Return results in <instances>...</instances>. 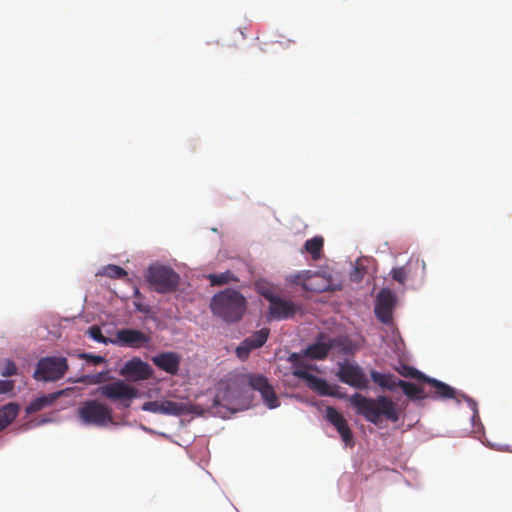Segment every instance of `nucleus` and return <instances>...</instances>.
I'll return each mask as SVG.
<instances>
[{"instance_id":"f257e3e1","label":"nucleus","mask_w":512,"mask_h":512,"mask_svg":"<svg viewBox=\"0 0 512 512\" xmlns=\"http://www.w3.org/2000/svg\"><path fill=\"white\" fill-rule=\"evenodd\" d=\"M349 402L357 414L375 425H379L383 419L392 423L400 419V410L397 403L387 396L379 395L370 398L355 393L349 397Z\"/></svg>"},{"instance_id":"f03ea898","label":"nucleus","mask_w":512,"mask_h":512,"mask_svg":"<svg viewBox=\"0 0 512 512\" xmlns=\"http://www.w3.org/2000/svg\"><path fill=\"white\" fill-rule=\"evenodd\" d=\"M210 309L224 322L236 323L243 318L247 310V300L239 291L227 288L212 297Z\"/></svg>"},{"instance_id":"7ed1b4c3","label":"nucleus","mask_w":512,"mask_h":512,"mask_svg":"<svg viewBox=\"0 0 512 512\" xmlns=\"http://www.w3.org/2000/svg\"><path fill=\"white\" fill-rule=\"evenodd\" d=\"M418 377L423 379V383L428 384L431 387V390L427 393L428 398L433 399H454L457 402H461V400H465L468 402L470 408L473 410L474 414H477V403L467 395L457 392L453 387L448 384L437 380L435 378H431L423 373H417Z\"/></svg>"},{"instance_id":"20e7f679","label":"nucleus","mask_w":512,"mask_h":512,"mask_svg":"<svg viewBox=\"0 0 512 512\" xmlns=\"http://www.w3.org/2000/svg\"><path fill=\"white\" fill-rule=\"evenodd\" d=\"M78 417L86 425L102 427L112 421V409L97 400H87L79 407Z\"/></svg>"},{"instance_id":"39448f33","label":"nucleus","mask_w":512,"mask_h":512,"mask_svg":"<svg viewBox=\"0 0 512 512\" xmlns=\"http://www.w3.org/2000/svg\"><path fill=\"white\" fill-rule=\"evenodd\" d=\"M68 370L67 359L64 357H44L41 358L36 366L33 377L37 381L53 382L65 375Z\"/></svg>"},{"instance_id":"423d86ee","label":"nucleus","mask_w":512,"mask_h":512,"mask_svg":"<svg viewBox=\"0 0 512 512\" xmlns=\"http://www.w3.org/2000/svg\"><path fill=\"white\" fill-rule=\"evenodd\" d=\"M260 294L269 302L268 317L270 319L292 318L299 309L294 302L277 296L270 288L260 289Z\"/></svg>"},{"instance_id":"0eeeda50","label":"nucleus","mask_w":512,"mask_h":512,"mask_svg":"<svg viewBox=\"0 0 512 512\" xmlns=\"http://www.w3.org/2000/svg\"><path fill=\"white\" fill-rule=\"evenodd\" d=\"M148 282L159 293L175 290L179 283V275L165 266H151L147 274Z\"/></svg>"},{"instance_id":"6e6552de","label":"nucleus","mask_w":512,"mask_h":512,"mask_svg":"<svg viewBox=\"0 0 512 512\" xmlns=\"http://www.w3.org/2000/svg\"><path fill=\"white\" fill-rule=\"evenodd\" d=\"M95 394H99L114 402H124L136 398L138 391L123 380H116L98 387Z\"/></svg>"},{"instance_id":"1a4fd4ad","label":"nucleus","mask_w":512,"mask_h":512,"mask_svg":"<svg viewBox=\"0 0 512 512\" xmlns=\"http://www.w3.org/2000/svg\"><path fill=\"white\" fill-rule=\"evenodd\" d=\"M338 379L357 389H367L369 386V379L358 365L350 363L339 364L337 371Z\"/></svg>"},{"instance_id":"9d476101","label":"nucleus","mask_w":512,"mask_h":512,"mask_svg":"<svg viewBox=\"0 0 512 512\" xmlns=\"http://www.w3.org/2000/svg\"><path fill=\"white\" fill-rule=\"evenodd\" d=\"M111 343L123 347L139 349L142 347H149L151 344V337L140 330L125 328L116 332V338L111 340Z\"/></svg>"},{"instance_id":"9b49d317","label":"nucleus","mask_w":512,"mask_h":512,"mask_svg":"<svg viewBox=\"0 0 512 512\" xmlns=\"http://www.w3.org/2000/svg\"><path fill=\"white\" fill-rule=\"evenodd\" d=\"M248 383L253 390H256L260 393L263 403L269 409H275L280 405L278 396L273 386L269 383L265 376L260 374L250 375L248 378Z\"/></svg>"},{"instance_id":"f8f14e48","label":"nucleus","mask_w":512,"mask_h":512,"mask_svg":"<svg viewBox=\"0 0 512 512\" xmlns=\"http://www.w3.org/2000/svg\"><path fill=\"white\" fill-rule=\"evenodd\" d=\"M396 304L395 294L389 289H382L377 295L375 315L383 324L392 323L393 309Z\"/></svg>"},{"instance_id":"ddd939ff","label":"nucleus","mask_w":512,"mask_h":512,"mask_svg":"<svg viewBox=\"0 0 512 512\" xmlns=\"http://www.w3.org/2000/svg\"><path fill=\"white\" fill-rule=\"evenodd\" d=\"M269 332L268 328H262L244 339L236 349L237 356L245 359L252 350L262 347L268 339Z\"/></svg>"},{"instance_id":"4468645a","label":"nucleus","mask_w":512,"mask_h":512,"mask_svg":"<svg viewBox=\"0 0 512 512\" xmlns=\"http://www.w3.org/2000/svg\"><path fill=\"white\" fill-rule=\"evenodd\" d=\"M326 418L337 429L344 443L347 446H352L354 444L353 434L343 415L334 407L328 406L326 408Z\"/></svg>"},{"instance_id":"2eb2a0df","label":"nucleus","mask_w":512,"mask_h":512,"mask_svg":"<svg viewBox=\"0 0 512 512\" xmlns=\"http://www.w3.org/2000/svg\"><path fill=\"white\" fill-rule=\"evenodd\" d=\"M295 283L301 285L304 290L311 292H324L328 290V284L324 277L309 270L295 276Z\"/></svg>"},{"instance_id":"dca6fc26","label":"nucleus","mask_w":512,"mask_h":512,"mask_svg":"<svg viewBox=\"0 0 512 512\" xmlns=\"http://www.w3.org/2000/svg\"><path fill=\"white\" fill-rule=\"evenodd\" d=\"M293 374L296 377L308 380L310 383V386L314 390H316L320 395L333 396V397H339V398L342 397L340 394H338L335 387L330 386L326 380L310 374L306 369L301 368V369L294 370Z\"/></svg>"},{"instance_id":"f3484780","label":"nucleus","mask_w":512,"mask_h":512,"mask_svg":"<svg viewBox=\"0 0 512 512\" xmlns=\"http://www.w3.org/2000/svg\"><path fill=\"white\" fill-rule=\"evenodd\" d=\"M152 361L159 369L175 375L179 370L181 358L175 352H163L154 356Z\"/></svg>"},{"instance_id":"a211bd4d","label":"nucleus","mask_w":512,"mask_h":512,"mask_svg":"<svg viewBox=\"0 0 512 512\" xmlns=\"http://www.w3.org/2000/svg\"><path fill=\"white\" fill-rule=\"evenodd\" d=\"M121 373L132 376L137 380H146L152 375V369L149 364L141 359L133 358L126 362Z\"/></svg>"},{"instance_id":"6ab92c4d","label":"nucleus","mask_w":512,"mask_h":512,"mask_svg":"<svg viewBox=\"0 0 512 512\" xmlns=\"http://www.w3.org/2000/svg\"><path fill=\"white\" fill-rule=\"evenodd\" d=\"M61 395L63 391L53 392L34 399L25 409L27 415L36 413L51 406Z\"/></svg>"},{"instance_id":"aec40b11","label":"nucleus","mask_w":512,"mask_h":512,"mask_svg":"<svg viewBox=\"0 0 512 512\" xmlns=\"http://www.w3.org/2000/svg\"><path fill=\"white\" fill-rule=\"evenodd\" d=\"M371 379L378 384L380 387L385 388L390 391H395L397 388H400V384L403 380L398 379L393 374H385L380 373L378 371H371Z\"/></svg>"},{"instance_id":"412c9836","label":"nucleus","mask_w":512,"mask_h":512,"mask_svg":"<svg viewBox=\"0 0 512 512\" xmlns=\"http://www.w3.org/2000/svg\"><path fill=\"white\" fill-rule=\"evenodd\" d=\"M19 405L17 403H8L0 408V431L4 430L19 413Z\"/></svg>"},{"instance_id":"4be33fe9","label":"nucleus","mask_w":512,"mask_h":512,"mask_svg":"<svg viewBox=\"0 0 512 512\" xmlns=\"http://www.w3.org/2000/svg\"><path fill=\"white\" fill-rule=\"evenodd\" d=\"M333 344L331 342H316L309 345L305 350V355L311 359H324L329 351L332 349Z\"/></svg>"},{"instance_id":"5701e85b","label":"nucleus","mask_w":512,"mask_h":512,"mask_svg":"<svg viewBox=\"0 0 512 512\" xmlns=\"http://www.w3.org/2000/svg\"><path fill=\"white\" fill-rule=\"evenodd\" d=\"M191 412L190 405L183 402L164 400L162 414L180 416Z\"/></svg>"},{"instance_id":"b1692460","label":"nucleus","mask_w":512,"mask_h":512,"mask_svg":"<svg viewBox=\"0 0 512 512\" xmlns=\"http://www.w3.org/2000/svg\"><path fill=\"white\" fill-rule=\"evenodd\" d=\"M400 384V388L403 390L404 394L412 400H421L428 398L427 393L424 391L422 387L417 386L414 383L402 381Z\"/></svg>"},{"instance_id":"393cba45","label":"nucleus","mask_w":512,"mask_h":512,"mask_svg":"<svg viewBox=\"0 0 512 512\" xmlns=\"http://www.w3.org/2000/svg\"><path fill=\"white\" fill-rule=\"evenodd\" d=\"M324 239L321 236H315L308 239L304 244V249L309 253L314 260H318L321 257V251L323 249Z\"/></svg>"},{"instance_id":"a878e982","label":"nucleus","mask_w":512,"mask_h":512,"mask_svg":"<svg viewBox=\"0 0 512 512\" xmlns=\"http://www.w3.org/2000/svg\"><path fill=\"white\" fill-rule=\"evenodd\" d=\"M110 380L109 372L103 371L96 374L83 375L81 376L77 382L87 384V385H96L102 384Z\"/></svg>"},{"instance_id":"bb28decb","label":"nucleus","mask_w":512,"mask_h":512,"mask_svg":"<svg viewBox=\"0 0 512 512\" xmlns=\"http://www.w3.org/2000/svg\"><path fill=\"white\" fill-rule=\"evenodd\" d=\"M99 275L107 276L111 279H120L127 275V272L120 266L107 265L98 273Z\"/></svg>"},{"instance_id":"cd10ccee","label":"nucleus","mask_w":512,"mask_h":512,"mask_svg":"<svg viewBox=\"0 0 512 512\" xmlns=\"http://www.w3.org/2000/svg\"><path fill=\"white\" fill-rule=\"evenodd\" d=\"M208 278L211 284L216 286L224 285L232 281H238V278H236L230 271H225L219 274H211Z\"/></svg>"},{"instance_id":"c85d7f7f","label":"nucleus","mask_w":512,"mask_h":512,"mask_svg":"<svg viewBox=\"0 0 512 512\" xmlns=\"http://www.w3.org/2000/svg\"><path fill=\"white\" fill-rule=\"evenodd\" d=\"M87 333L93 340L97 341L98 343H103V344L111 343L112 339L106 338L103 335L102 330L98 325H93V326L89 327L87 330Z\"/></svg>"},{"instance_id":"c756f323","label":"nucleus","mask_w":512,"mask_h":512,"mask_svg":"<svg viewBox=\"0 0 512 512\" xmlns=\"http://www.w3.org/2000/svg\"><path fill=\"white\" fill-rule=\"evenodd\" d=\"M163 401H148L142 405V410L162 414Z\"/></svg>"},{"instance_id":"7c9ffc66","label":"nucleus","mask_w":512,"mask_h":512,"mask_svg":"<svg viewBox=\"0 0 512 512\" xmlns=\"http://www.w3.org/2000/svg\"><path fill=\"white\" fill-rule=\"evenodd\" d=\"M391 275L392 278L400 284H404L407 279V272L404 267L393 268Z\"/></svg>"},{"instance_id":"2f4dec72","label":"nucleus","mask_w":512,"mask_h":512,"mask_svg":"<svg viewBox=\"0 0 512 512\" xmlns=\"http://www.w3.org/2000/svg\"><path fill=\"white\" fill-rule=\"evenodd\" d=\"M17 374V366L13 361H6L4 368L1 371V375L4 377H10Z\"/></svg>"},{"instance_id":"473e14b6","label":"nucleus","mask_w":512,"mask_h":512,"mask_svg":"<svg viewBox=\"0 0 512 512\" xmlns=\"http://www.w3.org/2000/svg\"><path fill=\"white\" fill-rule=\"evenodd\" d=\"M82 358L93 365H98L105 362V358L99 355L83 354Z\"/></svg>"},{"instance_id":"72a5a7b5","label":"nucleus","mask_w":512,"mask_h":512,"mask_svg":"<svg viewBox=\"0 0 512 512\" xmlns=\"http://www.w3.org/2000/svg\"><path fill=\"white\" fill-rule=\"evenodd\" d=\"M14 389V382L11 380H0V394H5Z\"/></svg>"},{"instance_id":"f704fd0d","label":"nucleus","mask_w":512,"mask_h":512,"mask_svg":"<svg viewBox=\"0 0 512 512\" xmlns=\"http://www.w3.org/2000/svg\"><path fill=\"white\" fill-rule=\"evenodd\" d=\"M289 361L296 367L295 370L302 368V366H301L302 357L300 354H298V353L290 354ZM303 369H306V368L303 367Z\"/></svg>"},{"instance_id":"c9c22d12","label":"nucleus","mask_w":512,"mask_h":512,"mask_svg":"<svg viewBox=\"0 0 512 512\" xmlns=\"http://www.w3.org/2000/svg\"><path fill=\"white\" fill-rule=\"evenodd\" d=\"M417 373H421V372H420V371H418V370H417V369H415V368H408V373H407V374H405V375H406V376H411V377H413V378H415V379H417V380H419V381L423 382V379H422V378H420V377H418V376L416 375Z\"/></svg>"},{"instance_id":"e433bc0d","label":"nucleus","mask_w":512,"mask_h":512,"mask_svg":"<svg viewBox=\"0 0 512 512\" xmlns=\"http://www.w3.org/2000/svg\"><path fill=\"white\" fill-rule=\"evenodd\" d=\"M219 403H220V401H219V397L217 396V397L215 398V400H214V404H219Z\"/></svg>"}]
</instances>
